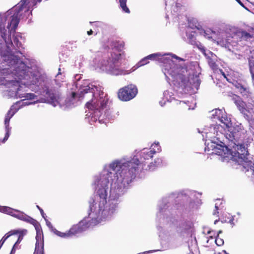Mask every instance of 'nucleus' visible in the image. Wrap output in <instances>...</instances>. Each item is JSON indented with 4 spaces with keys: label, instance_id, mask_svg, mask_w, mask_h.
Listing matches in <instances>:
<instances>
[{
    "label": "nucleus",
    "instance_id": "obj_1",
    "mask_svg": "<svg viewBox=\"0 0 254 254\" xmlns=\"http://www.w3.org/2000/svg\"><path fill=\"white\" fill-rule=\"evenodd\" d=\"M97 90V87H90L88 85L83 89H80L78 93L79 97H90L92 98L91 102H87L85 105L87 108L91 110H99L100 111L103 109L107 105L109 99L107 95L103 91L99 93V98L93 99L94 97L95 91Z\"/></svg>",
    "mask_w": 254,
    "mask_h": 254
},
{
    "label": "nucleus",
    "instance_id": "obj_2",
    "mask_svg": "<svg viewBox=\"0 0 254 254\" xmlns=\"http://www.w3.org/2000/svg\"><path fill=\"white\" fill-rule=\"evenodd\" d=\"M156 153L154 150L146 151L143 149L140 153V161L137 158H133L128 164L129 169L127 170H123L122 174H124L123 179L127 183L131 181L135 177L136 172L138 168L142 167V165H145L144 160H149L152 158L154 154Z\"/></svg>",
    "mask_w": 254,
    "mask_h": 254
},
{
    "label": "nucleus",
    "instance_id": "obj_3",
    "mask_svg": "<svg viewBox=\"0 0 254 254\" xmlns=\"http://www.w3.org/2000/svg\"><path fill=\"white\" fill-rule=\"evenodd\" d=\"M121 54L110 52L107 59H104L100 64V68L108 73L114 75H126L128 73L127 71L119 68V60Z\"/></svg>",
    "mask_w": 254,
    "mask_h": 254
},
{
    "label": "nucleus",
    "instance_id": "obj_4",
    "mask_svg": "<svg viewBox=\"0 0 254 254\" xmlns=\"http://www.w3.org/2000/svg\"><path fill=\"white\" fill-rule=\"evenodd\" d=\"M14 72L15 80L9 81V83L15 87H19V85H25L26 87L31 85H35L38 82V78L34 74H29L26 72L24 69H19L17 67H14L13 69Z\"/></svg>",
    "mask_w": 254,
    "mask_h": 254
},
{
    "label": "nucleus",
    "instance_id": "obj_5",
    "mask_svg": "<svg viewBox=\"0 0 254 254\" xmlns=\"http://www.w3.org/2000/svg\"><path fill=\"white\" fill-rule=\"evenodd\" d=\"M27 1V0H21L19 3L13 7L14 13L11 16L10 22L7 25V28L12 27L11 31H15L19 22V17L21 15L22 11L27 12L28 11L26 3Z\"/></svg>",
    "mask_w": 254,
    "mask_h": 254
},
{
    "label": "nucleus",
    "instance_id": "obj_6",
    "mask_svg": "<svg viewBox=\"0 0 254 254\" xmlns=\"http://www.w3.org/2000/svg\"><path fill=\"white\" fill-rule=\"evenodd\" d=\"M138 90L134 84H128L120 88L118 92V97L122 101H128L137 95Z\"/></svg>",
    "mask_w": 254,
    "mask_h": 254
},
{
    "label": "nucleus",
    "instance_id": "obj_7",
    "mask_svg": "<svg viewBox=\"0 0 254 254\" xmlns=\"http://www.w3.org/2000/svg\"><path fill=\"white\" fill-rule=\"evenodd\" d=\"M88 227L85 221H81L78 224L73 225L68 231L69 237L76 235L85 231Z\"/></svg>",
    "mask_w": 254,
    "mask_h": 254
},
{
    "label": "nucleus",
    "instance_id": "obj_8",
    "mask_svg": "<svg viewBox=\"0 0 254 254\" xmlns=\"http://www.w3.org/2000/svg\"><path fill=\"white\" fill-rule=\"evenodd\" d=\"M108 189L107 185L103 187L98 189L97 191V199L99 200V209L101 210L102 207L107 203V189Z\"/></svg>",
    "mask_w": 254,
    "mask_h": 254
},
{
    "label": "nucleus",
    "instance_id": "obj_9",
    "mask_svg": "<svg viewBox=\"0 0 254 254\" xmlns=\"http://www.w3.org/2000/svg\"><path fill=\"white\" fill-rule=\"evenodd\" d=\"M13 217L32 224L34 226H36L38 224V222L35 219L17 210H16V212H14V215Z\"/></svg>",
    "mask_w": 254,
    "mask_h": 254
},
{
    "label": "nucleus",
    "instance_id": "obj_10",
    "mask_svg": "<svg viewBox=\"0 0 254 254\" xmlns=\"http://www.w3.org/2000/svg\"><path fill=\"white\" fill-rule=\"evenodd\" d=\"M237 153L239 155V156H240L241 158H243V157L244 158L243 159V161L242 163V168L241 170L243 171H244L246 172V169H245L243 166V164L245 161H250L248 160V159L246 157V155L248 154V151L246 150V149L245 148V145L244 144H241L237 145Z\"/></svg>",
    "mask_w": 254,
    "mask_h": 254
},
{
    "label": "nucleus",
    "instance_id": "obj_11",
    "mask_svg": "<svg viewBox=\"0 0 254 254\" xmlns=\"http://www.w3.org/2000/svg\"><path fill=\"white\" fill-rule=\"evenodd\" d=\"M162 164V160L161 158H156L154 160V162H151L149 165H148L146 167L145 165H142V169L153 171L156 168L160 167Z\"/></svg>",
    "mask_w": 254,
    "mask_h": 254
},
{
    "label": "nucleus",
    "instance_id": "obj_12",
    "mask_svg": "<svg viewBox=\"0 0 254 254\" xmlns=\"http://www.w3.org/2000/svg\"><path fill=\"white\" fill-rule=\"evenodd\" d=\"M16 90L15 91V96L20 98H25V99L32 100L35 98L36 96L33 93H21L20 88L22 87V85H19V87H16Z\"/></svg>",
    "mask_w": 254,
    "mask_h": 254
},
{
    "label": "nucleus",
    "instance_id": "obj_13",
    "mask_svg": "<svg viewBox=\"0 0 254 254\" xmlns=\"http://www.w3.org/2000/svg\"><path fill=\"white\" fill-rule=\"evenodd\" d=\"M161 56V54L159 53H155V54H152L151 55H149L146 57L142 59L141 61H140L138 64V66H141L142 65H144L149 63L148 60H153L155 59L156 58H158Z\"/></svg>",
    "mask_w": 254,
    "mask_h": 254
},
{
    "label": "nucleus",
    "instance_id": "obj_14",
    "mask_svg": "<svg viewBox=\"0 0 254 254\" xmlns=\"http://www.w3.org/2000/svg\"><path fill=\"white\" fill-rule=\"evenodd\" d=\"M0 31L1 33V36L2 38V39L4 40L5 43L6 45L7 48L10 50V46H11L13 45V43L12 42L11 38L10 39H6V30L5 29V27H0Z\"/></svg>",
    "mask_w": 254,
    "mask_h": 254
},
{
    "label": "nucleus",
    "instance_id": "obj_15",
    "mask_svg": "<svg viewBox=\"0 0 254 254\" xmlns=\"http://www.w3.org/2000/svg\"><path fill=\"white\" fill-rule=\"evenodd\" d=\"M172 58L178 59L180 61H183V59L178 57L175 55L172 56V58L170 57H164L162 59V61L164 64H168L171 66H173L172 68H175L176 65L174 64V61L172 60Z\"/></svg>",
    "mask_w": 254,
    "mask_h": 254
},
{
    "label": "nucleus",
    "instance_id": "obj_16",
    "mask_svg": "<svg viewBox=\"0 0 254 254\" xmlns=\"http://www.w3.org/2000/svg\"><path fill=\"white\" fill-rule=\"evenodd\" d=\"M237 34H238V36H239V37L241 39V40L248 41L249 40L252 39V38L251 37V35H250V34L249 31H246L244 30L239 31L237 32Z\"/></svg>",
    "mask_w": 254,
    "mask_h": 254
},
{
    "label": "nucleus",
    "instance_id": "obj_17",
    "mask_svg": "<svg viewBox=\"0 0 254 254\" xmlns=\"http://www.w3.org/2000/svg\"><path fill=\"white\" fill-rule=\"evenodd\" d=\"M186 72L187 74H183L181 73H179L177 75V78L179 79L181 81L182 83L185 85H188L189 82V77L187 70H186Z\"/></svg>",
    "mask_w": 254,
    "mask_h": 254
},
{
    "label": "nucleus",
    "instance_id": "obj_18",
    "mask_svg": "<svg viewBox=\"0 0 254 254\" xmlns=\"http://www.w3.org/2000/svg\"><path fill=\"white\" fill-rule=\"evenodd\" d=\"M237 107L238 108L240 112L244 115H247L248 110L246 108V104L244 102L241 100H238L236 102Z\"/></svg>",
    "mask_w": 254,
    "mask_h": 254
},
{
    "label": "nucleus",
    "instance_id": "obj_19",
    "mask_svg": "<svg viewBox=\"0 0 254 254\" xmlns=\"http://www.w3.org/2000/svg\"><path fill=\"white\" fill-rule=\"evenodd\" d=\"M226 149L227 147L222 146L221 145H217V146L214 148V152L218 155L223 156L225 154L224 152V149Z\"/></svg>",
    "mask_w": 254,
    "mask_h": 254
},
{
    "label": "nucleus",
    "instance_id": "obj_20",
    "mask_svg": "<svg viewBox=\"0 0 254 254\" xmlns=\"http://www.w3.org/2000/svg\"><path fill=\"white\" fill-rule=\"evenodd\" d=\"M0 211L2 212L10 215L12 216H13V215H14V212H16V209H14L8 206L2 207L1 208Z\"/></svg>",
    "mask_w": 254,
    "mask_h": 254
},
{
    "label": "nucleus",
    "instance_id": "obj_21",
    "mask_svg": "<svg viewBox=\"0 0 254 254\" xmlns=\"http://www.w3.org/2000/svg\"><path fill=\"white\" fill-rule=\"evenodd\" d=\"M11 231H17L18 232L16 233L15 235H18V238L14 244L17 245L19 244L23 239V236L25 235L27 232L26 230H12Z\"/></svg>",
    "mask_w": 254,
    "mask_h": 254
},
{
    "label": "nucleus",
    "instance_id": "obj_22",
    "mask_svg": "<svg viewBox=\"0 0 254 254\" xmlns=\"http://www.w3.org/2000/svg\"><path fill=\"white\" fill-rule=\"evenodd\" d=\"M34 254H44V244L39 243H36V247Z\"/></svg>",
    "mask_w": 254,
    "mask_h": 254
},
{
    "label": "nucleus",
    "instance_id": "obj_23",
    "mask_svg": "<svg viewBox=\"0 0 254 254\" xmlns=\"http://www.w3.org/2000/svg\"><path fill=\"white\" fill-rule=\"evenodd\" d=\"M120 3V6L122 10L127 13H129L130 10L127 6V0H119Z\"/></svg>",
    "mask_w": 254,
    "mask_h": 254
},
{
    "label": "nucleus",
    "instance_id": "obj_24",
    "mask_svg": "<svg viewBox=\"0 0 254 254\" xmlns=\"http://www.w3.org/2000/svg\"><path fill=\"white\" fill-rule=\"evenodd\" d=\"M17 232V231H9L8 233H6L0 241V248H1L5 241L10 236L14 235V234H15Z\"/></svg>",
    "mask_w": 254,
    "mask_h": 254
},
{
    "label": "nucleus",
    "instance_id": "obj_25",
    "mask_svg": "<svg viewBox=\"0 0 254 254\" xmlns=\"http://www.w3.org/2000/svg\"><path fill=\"white\" fill-rule=\"evenodd\" d=\"M13 42L16 47V53L22 54V53L19 50L20 48L22 46V44L19 41L18 38L15 36L13 37Z\"/></svg>",
    "mask_w": 254,
    "mask_h": 254
},
{
    "label": "nucleus",
    "instance_id": "obj_26",
    "mask_svg": "<svg viewBox=\"0 0 254 254\" xmlns=\"http://www.w3.org/2000/svg\"><path fill=\"white\" fill-rule=\"evenodd\" d=\"M7 61H10L9 63L11 65H14L18 64L19 61V59L16 56L10 55V57H8Z\"/></svg>",
    "mask_w": 254,
    "mask_h": 254
},
{
    "label": "nucleus",
    "instance_id": "obj_27",
    "mask_svg": "<svg viewBox=\"0 0 254 254\" xmlns=\"http://www.w3.org/2000/svg\"><path fill=\"white\" fill-rule=\"evenodd\" d=\"M15 112H11V109L7 112L4 120L5 125L9 124L10 118L14 115Z\"/></svg>",
    "mask_w": 254,
    "mask_h": 254
},
{
    "label": "nucleus",
    "instance_id": "obj_28",
    "mask_svg": "<svg viewBox=\"0 0 254 254\" xmlns=\"http://www.w3.org/2000/svg\"><path fill=\"white\" fill-rule=\"evenodd\" d=\"M53 231H54V232L58 236L62 237V238H67V237H69V233H68V232L67 231L65 233H63V232H60L58 230H57L56 229H53Z\"/></svg>",
    "mask_w": 254,
    "mask_h": 254
},
{
    "label": "nucleus",
    "instance_id": "obj_29",
    "mask_svg": "<svg viewBox=\"0 0 254 254\" xmlns=\"http://www.w3.org/2000/svg\"><path fill=\"white\" fill-rule=\"evenodd\" d=\"M249 65L250 73L254 72V57L253 56L249 58Z\"/></svg>",
    "mask_w": 254,
    "mask_h": 254
},
{
    "label": "nucleus",
    "instance_id": "obj_30",
    "mask_svg": "<svg viewBox=\"0 0 254 254\" xmlns=\"http://www.w3.org/2000/svg\"><path fill=\"white\" fill-rule=\"evenodd\" d=\"M208 64L209 66L211 67V68L213 70H217L218 69V65L216 63V62L210 59L208 62Z\"/></svg>",
    "mask_w": 254,
    "mask_h": 254
},
{
    "label": "nucleus",
    "instance_id": "obj_31",
    "mask_svg": "<svg viewBox=\"0 0 254 254\" xmlns=\"http://www.w3.org/2000/svg\"><path fill=\"white\" fill-rule=\"evenodd\" d=\"M222 233L221 231L218 232L217 236L215 238V243L218 246H221L224 244V241L222 239L219 237V234Z\"/></svg>",
    "mask_w": 254,
    "mask_h": 254
},
{
    "label": "nucleus",
    "instance_id": "obj_32",
    "mask_svg": "<svg viewBox=\"0 0 254 254\" xmlns=\"http://www.w3.org/2000/svg\"><path fill=\"white\" fill-rule=\"evenodd\" d=\"M6 131L5 134V136L3 137V139L2 140L0 139V142H2V143L5 142L7 140L8 138L9 137V134H10V129L8 127H6Z\"/></svg>",
    "mask_w": 254,
    "mask_h": 254
},
{
    "label": "nucleus",
    "instance_id": "obj_33",
    "mask_svg": "<svg viewBox=\"0 0 254 254\" xmlns=\"http://www.w3.org/2000/svg\"><path fill=\"white\" fill-rule=\"evenodd\" d=\"M120 166V162H114L111 163L110 165V168L113 171L118 170V168Z\"/></svg>",
    "mask_w": 254,
    "mask_h": 254
},
{
    "label": "nucleus",
    "instance_id": "obj_34",
    "mask_svg": "<svg viewBox=\"0 0 254 254\" xmlns=\"http://www.w3.org/2000/svg\"><path fill=\"white\" fill-rule=\"evenodd\" d=\"M226 135L228 139L231 141H233L234 140H235L236 139L235 137V135L234 133L233 132H230L229 133H227Z\"/></svg>",
    "mask_w": 254,
    "mask_h": 254
},
{
    "label": "nucleus",
    "instance_id": "obj_35",
    "mask_svg": "<svg viewBox=\"0 0 254 254\" xmlns=\"http://www.w3.org/2000/svg\"><path fill=\"white\" fill-rule=\"evenodd\" d=\"M196 46L204 55H206L205 48L202 44L199 42Z\"/></svg>",
    "mask_w": 254,
    "mask_h": 254
},
{
    "label": "nucleus",
    "instance_id": "obj_36",
    "mask_svg": "<svg viewBox=\"0 0 254 254\" xmlns=\"http://www.w3.org/2000/svg\"><path fill=\"white\" fill-rule=\"evenodd\" d=\"M220 121L222 123L224 124L226 126H227V124L229 122L228 118L227 117H221V118L220 119Z\"/></svg>",
    "mask_w": 254,
    "mask_h": 254
},
{
    "label": "nucleus",
    "instance_id": "obj_37",
    "mask_svg": "<svg viewBox=\"0 0 254 254\" xmlns=\"http://www.w3.org/2000/svg\"><path fill=\"white\" fill-rule=\"evenodd\" d=\"M36 207L39 209V210L40 211V212L41 213V214L42 216V217L45 219V220H46V217H45L46 214L44 213L43 210L41 207H40L38 205H37Z\"/></svg>",
    "mask_w": 254,
    "mask_h": 254
},
{
    "label": "nucleus",
    "instance_id": "obj_38",
    "mask_svg": "<svg viewBox=\"0 0 254 254\" xmlns=\"http://www.w3.org/2000/svg\"><path fill=\"white\" fill-rule=\"evenodd\" d=\"M248 31L251 35V37L254 39V27H251L248 29Z\"/></svg>",
    "mask_w": 254,
    "mask_h": 254
},
{
    "label": "nucleus",
    "instance_id": "obj_39",
    "mask_svg": "<svg viewBox=\"0 0 254 254\" xmlns=\"http://www.w3.org/2000/svg\"><path fill=\"white\" fill-rule=\"evenodd\" d=\"M215 209L214 210L213 212V214L214 215H217L218 214V207L217 205H215Z\"/></svg>",
    "mask_w": 254,
    "mask_h": 254
},
{
    "label": "nucleus",
    "instance_id": "obj_40",
    "mask_svg": "<svg viewBox=\"0 0 254 254\" xmlns=\"http://www.w3.org/2000/svg\"><path fill=\"white\" fill-rule=\"evenodd\" d=\"M16 245L15 244H14L11 249V251L10 252V254H15V247H16Z\"/></svg>",
    "mask_w": 254,
    "mask_h": 254
},
{
    "label": "nucleus",
    "instance_id": "obj_41",
    "mask_svg": "<svg viewBox=\"0 0 254 254\" xmlns=\"http://www.w3.org/2000/svg\"><path fill=\"white\" fill-rule=\"evenodd\" d=\"M45 220L46 221V224H47V226L50 228L53 229V227L51 223V222L49 221H48L46 219Z\"/></svg>",
    "mask_w": 254,
    "mask_h": 254
},
{
    "label": "nucleus",
    "instance_id": "obj_42",
    "mask_svg": "<svg viewBox=\"0 0 254 254\" xmlns=\"http://www.w3.org/2000/svg\"><path fill=\"white\" fill-rule=\"evenodd\" d=\"M228 222L231 223L232 225H234V218H230L229 220L228 221Z\"/></svg>",
    "mask_w": 254,
    "mask_h": 254
},
{
    "label": "nucleus",
    "instance_id": "obj_43",
    "mask_svg": "<svg viewBox=\"0 0 254 254\" xmlns=\"http://www.w3.org/2000/svg\"><path fill=\"white\" fill-rule=\"evenodd\" d=\"M240 89H241V92L244 91H246V88L245 87H244L243 85H240Z\"/></svg>",
    "mask_w": 254,
    "mask_h": 254
},
{
    "label": "nucleus",
    "instance_id": "obj_44",
    "mask_svg": "<svg viewBox=\"0 0 254 254\" xmlns=\"http://www.w3.org/2000/svg\"><path fill=\"white\" fill-rule=\"evenodd\" d=\"M190 44H191V45H192L196 46V45H197L198 43H197V42H196L195 41H193V40H192V41H190Z\"/></svg>",
    "mask_w": 254,
    "mask_h": 254
},
{
    "label": "nucleus",
    "instance_id": "obj_45",
    "mask_svg": "<svg viewBox=\"0 0 254 254\" xmlns=\"http://www.w3.org/2000/svg\"><path fill=\"white\" fill-rule=\"evenodd\" d=\"M241 6H242L243 7H245L244 4L243 3V2H242V1L240 0H236Z\"/></svg>",
    "mask_w": 254,
    "mask_h": 254
},
{
    "label": "nucleus",
    "instance_id": "obj_46",
    "mask_svg": "<svg viewBox=\"0 0 254 254\" xmlns=\"http://www.w3.org/2000/svg\"><path fill=\"white\" fill-rule=\"evenodd\" d=\"M92 33H93V31L91 29L89 31H87V34L88 35H90L92 34Z\"/></svg>",
    "mask_w": 254,
    "mask_h": 254
},
{
    "label": "nucleus",
    "instance_id": "obj_47",
    "mask_svg": "<svg viewBox=\"0 0 254 254\" xmlns=\"http://www.w3.org/2000/svg\"><path fill=\"white\" fill-rule=\"evenodd\" d=\"M23 86H22V87L20 88V89H21V91H20V92L21 93H26L25 92V90H23Z\"/></svg>",
    "mask_w": 254,
    "mask_h": 254
},
{
    "label": "nucleus",
    "instance_id": "obj_48",
    "mask_svg": "<svg viewBox=\"0 0 254 254\" xmlns=\"http://www.w3.org/2000/svg\"><path fill=\"white\" fill-rule=\"evenodd\" d=\"M90 23L91 24H94V26H99V25H97V22H91Z\"/></svg>",
    "mask_w": 254,
    "mask_h": 254
},
{
    "label": "nucleus",
    "instance_id": "obj_49",
    "mask_svg": "<svg viewBox=\"0 0 254 254\" xmlns=\"http://www.w3.org/2000/svg\"><path fill=\"white\" fill-rule=\"evenodd\" d=\"M76 93L72 92V98H74L75 97V96H76Z\"/></svg>",
    "mask_w": 254,
    "mask_h": 254
},
{
    "label": "nucleus",
    "instance_id": "obj_50",
    "mask_svg": "<svg viewBox=\"0 0 254 254\" xmlns=\"http://www.w3.org/2000/svg\"><path fill=\"white\" fill-rule=\"evenodd\" d=\"M219 254H228L226 251H222L221 253H220Z\"/></svg>",
    "mask_w": 254,
    "mask_h": 254
},
{
    "label": "nucleus",
    "instance_id": "obj_51",
    "mask_svg": "<svg viewBox=\"0 0 254 254\" xmlns=\"http://www.w3.org/2000/svg\"><path fill=\"white\" fill-rule=\"evenodd\" d=\"M165 66H166V69H167L169 71L170 70V72H171V69H172L171 66L170 67V69H168L167 68V65H166Z\"/></svg>",
    "mask_w": 254,
    "mask_h": 254
},
{
    "label": "nucleus",
    "instance_id": "obj_52",
    "mask_svg": "<svg viewBox=\"0 0 254 254\" xmlns=\"http://www.w3.org/2000/svg\"><path fill=\"white\" fill-rule=\"evenodd\" d=\"M93 207V204L91 205L90 204V211H92V207Z\"/></svg>",
    "mask_w": 254,
    "mask_h": 254
},
{
    "label": "nucleus",
    "instance_id": "obj_53",
    "mask_svg": "<svg viewBox=\"0 0 254 254\" xmlns=\"http://www.w3.org/2000/svg\"><path fill=\"white\" fill-rule=\"evenodd\" d=\"M61 74V68H59V72L58 73L57 75H59V74Z\"/></svg>",
    "mask_w": 254,
    "mask_h": 254
},
{
    "label": "nucleus",
    "instance_id": "obj_54",
    "mask_svg": "<svg viewBox=\"0 0 254 254\" xmlns=\"http://www.w3.org/2000/svg\"><path fill=\"white\" fill-rule=\"evenodd\" d=\"M220 71L222 73L223 75L225 76L224 72L222 71V69H220Z\"/></svg>",
    "mask_w": 254,
    "mask_h": 254
},
{
    "label": "nucleus",
    "instance_id": "obj_55",
    "mask_svg": "<svg viewBox=\"0 0 254 254\" xmlns=\"http://www.w3.org/2000/svg\"><path fill=\"white\" fill-rule=\"evenodd\" d=\"M189 26L191 28H193V26L191 25V22H189Z\"/></svg>",
    "mask_w": 254,
    "mask_h": 254
},
{
    "label": "nucleus",
    "instance_id": "obj_56",
    "mask_svg": "<svg viewBox=\"0 0 254 254\" xmlns=\"http://www.w3.org/2000/svg\"><path fill=\"white\" fill-rule=\"evenodd\" d=\"M2 71H3V73H5V71H7V69H3L2 70Z\"/></svg>",
    "mask_w": 254,
    "mask_h": 254
},
{
    "label": "nucleus",
    "instance_id": "obj_57",
    "mask_svg": "<svg viewBox=\"0 0 254 254\" xmlns=\"http://www.w3.org/2000/svg\"><path fill=\"white\" fill-rule=\"evenodd\" d=\"M50 98H51V99L52 100H54V98H53V97H52V96H50Z\"/></svg>",
    "mask_w": 254,
    "mask_h": 254
},
{
    "label": "nucleus",
    "instance_id": "obj_58",
    "mask_svg": "<svg viewBox=\"0 0 254 254\" xmlns=\"http://www.w3.org/2000/svg\"><path fill=\"white\" fill-rule=\"evenodd\" d=\"M195 27L197 28V29H198V28L197 27L196 25H195Z\"/></svg>",
    "mask_w": 254,
    "mask_h": 254
},
{
    "label": "nucleus",
    "instance_id": "obj_59",
    "mask_svg": "<svg viewBox=\"0 0 254 254\" xmlns=\"http://www.w3.org/2000/svg\"><path fill=\"white\" fill-rule=\"evenodd\" d=\"M211 233V232H210V231H208V234H209V233Z\"/></svg>",
    "mask_w": 254,
    "mask_h": 254
},
{
    "label": "nucleus",
    "instance_id": "obj_60",
    "mask_svg": "<svg viewBox=\"0 0 254 254\" xmlns=\"http://www.w3.org/2000/svg\"><path fill=\"white\" fill-rule=\"evenodd\" d=\"M1 249V248H0V249Z\"/></svg>",
    "mask_w": 254,
    "mask_h": 254
}]
</instances>
